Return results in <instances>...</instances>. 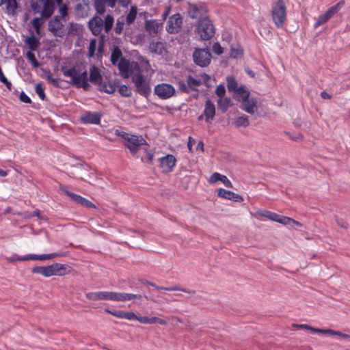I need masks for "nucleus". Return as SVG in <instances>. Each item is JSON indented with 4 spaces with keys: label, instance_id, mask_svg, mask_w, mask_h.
Returning <instances> with one entry per match:
<instances>
[{
    "label": "nucleus",
    "instance_id": "f257e3e1",
    "mask_svg": "<svg viewBox=\"0 0 350 350\" xmlns=\"http://www.w3.org/2000/svg\"><path fill=\"white\" fill-rule=\"evenodd\" d=\"M62 71L65 77L71 79L70 83L72 85L78 88H82L84 90H89L90 85L87 71L79 73L75 66L70 68H62Z\"/></svg>",
    "mask_w": 350,
    "mask_h": 350
},
{
    "label": "nucleus",
    "instance_id": "f03ea898",
    "mask_svg": "<svg viewBox=\"0 0 350 350\" xmlns=\"http://www.w3.org/2000/svg\"><path fill=\"white\" fill-rule=\"evenodd\" d=\"M31 272L49 278L53 275H65L69 273V269L66 265L56 262L48 266L34 267Z\"/></svg>",
    "mask_w": 350,
    "mask_h": 350
},
{
    "label": "nucleus",
    "instance_id": "7ed1b4c3",
    "mask_svg": "<svg viewBox=\"0 0 350 350\" xmlns=\"http://www.w3.org/2000/svg\"><path fill=\"white\" fill-rule=\"evenodd\" d=\"M271 16L278 29L284 27L287 19L286 5L284 0H277L272 4Z\"/></svg>",
    "mask_w": 350,
    "mask_h": 350
},
{
    "label": "nucleus",
    "instance_id": "20e7f679",
    "mask_svg": "<svg viewBox=\"0 0 350 350\" xmlns=\"http://www.w3.org/2000/svg\"><path fill=\"white\" fill-rule=\"evenodd\" d=\"M116 135L122 137L124 140V146L130 150L133 155H135L141 146L146 145V141L142 137L124 131H116Z\"/></svg>",
    "mask_w": 350,
    "mask_h": 350
},
{
    "label": "nucleus",
    "instance_id": "39448f33",
    "mask_svg": "<svg viewBox=\"0 0 350 350\" xmlns=\"http://www.w3.org/2000/svg\"><path fill=\"white\" fill-rule=\"evenodd\" d=\"M136 91L142 96H147L151 91L150 83L142 74L141 68L131 76Z\"/></svg>",
    "mask_w": 350,
    "mask_h": 350
},
{
    "label": "nucleus",
    "instance_id": "423d86ee",
    "mask_svg": "<svg viewBox=\"0 0 350 350\" xmlns=\"http://www.w3.org/2000/svg\"><path fill=\"white\" fill-rule=\"evenodd\" d=\"M42 6L41 16L44 18H49L54 12L55 3L52 0H38L37 2H33L31 8L34 13L40 12V7Z\"/></svg>",
    "mask_w": 350,
    "mask_h": 350
},
{
    "label": "nucleus",
    "instance_id": "0eeeda50",
    "mask_svg": "<svg viewBox=\"0 0 350 350\" xmlns=\"http://www.w3.org/2000/svg\"><path fill=\"white\" fill-rule=\"evenodd\" d=\"M197 32L203 40H208L215 35V27L208 18H204L198 22Z\"/></svg>",
    "mask_w": 350,
    "mask_h": 350
},
{
    "label": "nucleus",
    "instance_id": "6e6552de",
    "mask_svg": "<svg viewBox=\"0 0 350 350\" xmlns=\"http://www.w3.org/2000/svg\"><path fill=\"white\" fill-rule=\"evenodd\" d=\"M118 69L121 76L124 78H129L137 72L140 66L137 62H132L125 58H121L118 64Z\"/></svg>",
    "mask_w": 350,
    "mask_h": 350
},
{
    "label": "nucleus",
    "instance_id": "1a4fd4ad",
    "mask_svg": "<svg viewBox=\"0 0 350 350\" xmlns=\"http://www.w3.org/2000/svg\"><path fill=\"white\" fill-rule=\"evenodd\" d=\"M345 5V1L341 0L336 5L330 7L323 14L320 15L314 25L315 29L321 25L326 23L331 18H332Z\"/></svg>",
    "mask_w": 350,
    "mask_h": 350
},
{
    "label": "nucleus",
    "instance_id": "9d476101",
    "mask_svg": "<svg viewBox=\"0 0 350 350\" xmlns=\"http://www.w3.org/2000/svg\"><path fill=\"white\" fill-rule=\"evenodd\" d=\"M85 297L91 301H117V292L96 291L85 293Z\"/></svg>",
    "mask_w": 350,
    "mask_h": 350
},
{
    "label": "nucleus",
    "instance_id": "9b49d317",
    "mask_svg": "<svg viewBox=\"0 0 350 350\" xmlns=\"http://www.w3.org/2000/svg\"><path fill=\"white\" fill-rule=\"evenodd\" d=\"M211 54L208 49H196L193 53V59L194 62L201 66H208L211 62Z\"/></svg>",
    "mask_w": 350,
    "mask_h": 350
},
{
    "label": "nucleus",
    "instance_id": "f8f14e48",
    "mask_svg": "<svg viewBox=\"0 0 350 350\" xmlns=\"http://www.w3.org/2000/svg\"><path fill=\"white\" fill-rule=\"evenodd\" d=\"M207 8L204 4L189 3L188 14L192 18L198 19L199 21L207 17Z\"/></svg>",
    "mask_w": 350,
    "mask_h": 350
},
{
    "label": "nucleus",
    "instance_id": "ddd939ff",
    "mask_svg": "<svg viewBox=\"0 0 350 350\" xmlns=\"http://www.w3.org/2000/svg\"><path fill=\"white\" fill-rule=\"evenodd\" d=\"M65 256V254L64 252L61 253H51V254H27L25 256L23 257H18L17 258H12L10 260L11 262H14L16 260L18 261H25V260H51L53 258L56 257H63Z\"/></svg>",
    "mask_w": 350,
    "mask_h": 350
},
{
    "label": "nucleus",
    "instance_id": "4468645a",
    "mask_svg": "<svg viewBox=\"0 0 350 350\" xmlns=\"http://www.w3.org/2000/svg\"><path fill=\"white\" fill-rule=\"evenodd\" d=\"M154 93L161 99H167L174 96L175 89L170 84L161 83L155 86Z\"/></svg>",
    "mask_w": 350,
    "mask_h": 350
},
{
    "label": "nucleus",
    "instance_id": "2eb2a0df",
    "mask_svg": "<svg viewBox=\"0 0 350 350\" xmlns=\"http://www.w3.org/2000/svg\"><path fill=\"white\" fill-rule=\"evenodd\" d=\"M183 24V18L179 13L171 16L167 23L166 30L170 33L178 32Z\"/></svg>",
    "mask_w": 350,
    "mask_h": 350
},
{
    "label": "nucleus",
    "instance_id": "dca6fc26",
    "mask_svg": "<svg viewBox=\"0 0 350 350\" xmlns=\"http://www.w3.org/2000/svg\"><path fill=\"white\" fill-rule=\"evenodd\" d=\"M64 25L62 18L59 16H55L49 21V30L55 36L62 37L64 34Z\"/></svg>",
    "mask_w": 350,
    "mask_h": 350
},
{
    "label": "nucleus",
    "instance_id": "f3484780",
    "mask_svg": "<svg viewBox=\"0 0 350 350\" xmlns=\"http://www.w3.org/2000/svg\"><path fill=\"white\" fill-rule=\"evenodd\" d=\"M61 190L76 203L88 208H96V206L94 204H93L89 200L82 197L81 196L70 192L66 189H62Z\"/></svg>",
    "mask_w": 350,
    "mask_h": 350
},
{
    "label": "nucleus",
    "instance_id": "a211bd4d",
    "mask_svg": "<svg viewBox=\"0 0 350 350\" xmlns=\"http://www.w3.org/2000/svg\"><path fill=\"white\" fill-rule=\"evenodd\" d=\"M160 167L163 172L168 173L173 170L176 164V159L172 154H167L159 159Z\"/></svg>",
    "mask_w": 350,
    "mask_h": 350
},
{
    "label": "nucleus",
    "instance_id": "6ab92c4d",
    "mask_svg": "<svg viewBox=\"0 0 350 350\" xmlns=\"http://www.w3.org/2000/svg\"><path fill=\"white\" fill-rule=\"evenodd\" d=\"M217 196L224 199L232 200L237 202H241L243 201V198L239 194L235 193L231 191L219 188L217 189Z\"/></svg>",
    "mask_w": 350,
    "mask_h": 350
},
{
    "label": "nucleus",
    "instance_id": "aec40b11",
    "mask_svg": "<svg viewBox=\"0 0 350 350\" xmlns=\"http://www.w3.org/2000/svg\"><path fill=\"white\" fill-rule=\"evenodd\" d=\"M105 312L110 314L119 319H124L129 321H136L137 315L133 312H125L123 310H111L105 309Z\"/></svg>",
    "mask_w": 350,
    "mask_h": 350
},
{
    "label": "nucleus",
    "instance_id": "412c9836",
    "mask_svg": "<svg viewBox=\"0 0 350 350\" xmlns=\"http://www.w3.org/2000/svg\"><path fill=\"white\" fill-rule=\"evenodd\" d=\"M88 25L92 33L98 36L103 28V20L99 16H94L89 21Z\"/></svg>",
    "mask_w": 350,
    "mask_h": 350
},
{
    "label": "nucleus",
    "instance_id": "4be33fe9",
    "mask_svg": "<svg viewBox=\"0 0 350 350\" xmlns=\"http://www.w3.org/2000/svg\"><path fill=\"white\" fill-rule=\"evenodd\" d=\"M81 120L85 124H98L100 122V115L98 113L85 111L81 116Z\"/></svg>",
    "mask_w": 350,
    "mask_h": 350
},
{
    "label": "nucleus",
    "instance_id": "5701e85b",
    "mask_svg": "<svg viewBox=\"0 0 350 350\" xmlns=\"http://www.w3.org/2000/svg\"><path fill=\"white\" fill-rule=\"evenodd\" d=\"M215 114V105L210 100H207L205 103V107L204 110V116L205 117V121L208 122L212 120Z\"/></svg>",
    "mask_w": 350,
    "mask_h": 350
},
{
    "label": "nucleus",
    "instance_id": "b1692460",
    "mask_svg": "<svg viewBox=\"0 0 350 350\" xmlns=\"http://www.w3.org/2000/svg\"><path fill=\"white\" fill-rule=\"evenodd\" d=\"M3 5H5L7 14L12 15L16 14V10L18 8L16 0H0V6Z\"/></svg>",
    "mask_w": 350,
    "mask_h": 350
},
{
    "label": "nucleus",
    "instance_id": "393cba45",
    "mask_svg": "<svg viewBox=\"0 0 350 350\" xmlns=\"http://www.w3.org/2000/svg\"><path fill=\"white\" fill-rule=\"evenodd\" d=\"M243 105V109L247 113L254 114L256 109V101L254 98L250 99L249 98L243 100L241 103Z\"/></svg>",
    "mask_w": 350,
    "mask_h": 350
},
{
    "label": "nucleus",
    "instance_id": "a878e982",
    "mask_svg": "<svg viewBox=\"0 0 350 350\" xmlns=\"http://www.w3.org/2000/svg\"><path fill=\"white\" fill-rule=\"evenodd\" d=\"M137 8L136 5H132L130 10L126 13V16H124V20L127 25L129 27L133 25L137 18Z\"/></svg>",
    "mask_w": 350,
    "mask_h": 350
},
{
    "label": "nucleus",
    "instance_id": "bb28decb",
    "mask_svg": "<svg viewBox=\"0 0 350 350\" xmlns=\"http://www.w3.org/2000/svg\"><path fill=\"white\" fill-rule=\"evenodd\" d=\"M102 76L100 75L99 69L95 66H92L90 68V79L89 80L95 84L100 83L102 81Z\"/></svg>",
    "mask_w": 350,
    "mask_h": 350
},
{
    "label": "nucleus",
    "instance_id": "cd10ccee",
    "mask_svg": "<svg viewBox=\"0 0 350 350\" xmlns=\"http://www.w3.org/2000/svg\"><path fill=\"white\" fill-rule=\"evenodd\" d=\"M142 296L140 294H133L117 292V301H126L134 299H141Z\"/></svg>",
    "mask_w": 350,
    "mask_h": 350
},
{
    "label": "nucleus",
    "instance_id": "c85d7f7f",
    "mask_svg": "<svg viewBox=\"0 0 350 350\" xmlns=\"http://www.w3.org/2000/svg\"><path fill=\"white\" fill-rule=\"evenodd\" d=\"M25 44L28 46L29 51L33 52L37 50L40 41L33 33L25 40Z\"/></svg>",
    "mask_w": 350,
    "mask_h": 350
},
{
    "label": "nucleus",
    "instance_id": "c756f323",
    "mask_svg": "<svg viewBox=\"0 0 350 350\" xmlns=\"http://www.w3.org/2000/svg\"><path fill=\"white\" fill-rule=\"evenodd\" d=\"M232 123L236 128H246L250 125L248 118L245 115L234 118Z\"/></svg>",
    "mask_w": 350,
    "mask_h": 350
},
{
    "label": "nucleus",
    "instance_id": "7c9ffc66",
    "mask_svg": "<svg viewBox=\"0 0 350 350\" xmlns=\"http://www.w3.org/2000/svg\"><path fill=\"white\" fill-rule=\"evenodd\" d=\"M129 28H130V27L126 24V22L124 20V16H121L117 19L114 28L116 34L120 35L124 29H127Z\"/></svg>",
    "mask_w": 350,
    "mask_h": 350
},
{
    "label": "nucleus",
    "instance_id": "2f4dec72",
    "mask_svg": "<svg viewBox=\"0 0 350 350\" xmlns=\"http://www.w3.org/2000/svg\"><path fill=\"white\" fill-rule=\"evenodd\" d=\"M161 27V25L156 21L150 20L146 22V28L150 33H157Z\"/></svg>",
    "mask_w": 350,
    "mask_h": 350
},
{
    "label": "nucleus",
    "instance_id": "473e14b6",
    "mask_svg": "<svg viewBox=\"0 0 350 350\" xmlns=\"http://www.w3.org/2000/svg\"><path fill=\"white\" fill-rule=\"evenodd\" d=\"M234 94L235 98L241 103L250 97V92L243 86L239 87Z\"/></svg>",
    "mask_w": 350,
    "mask_h": 350
},
{
    "label": "nucleus",
    "instance_id": "72a5a7b5",
    "mask_svg": "<svg viewBox=\"0 0 350 350\" xmlns=\"http://www.w3.org/2000/svg\"><path fill=\"white\" fill-rule=\"evenodd\" d=\"M156 289L159 290V291L165 290V291H179L185 292V293H189V294L195 293V291H192V290L184 288H180V286H176V285L170 286V287H163V286H156Z\"/></svg>",
    "mask_w": 350,
    "mask_h": 350
},
{
    "label": "nucleus",
    "instance_id": "f704fd0d",
    "mask_svg": "<svg viewBox=\"0 0 350 350\" xmlns=\"http://www.w3.org/2000/svg\"><path fill=\"white\" fill-rule=\"evenodd\" d=\"M217 105L224 112L231 105V100L230 98H224V96L219 98L217 101Z\"/></svg>",
    "mask_w": 350,
    "mask_h": 350
},
{
    "label": "nucleus",
    "instance_id": "c9c22d12",
    "mask_svg": "<svg viewBox=\"0 0 350 350\" xmlns=\"http://www.w3.org/2000/svg\"><path fill=\"white\" fill-rule=\"evenodd\" d=\"M122 53L121 50L118 46H116L111 53V63L113 65H116L118 64V62H120V59L122 58Z\"/></svg>",
    "mask_w": 350,
    "mask_h": 350
},
{
    "label": "nucleus",
    "instance_id": "e433bc0d",
    "mask_svg": "<svg viewBox=\"0 0 350 350\" xmlns=\"http://www.w3.org/2000/svg\"><path fill=\"white\" fill-rule=\"evenodd\" d=\"M278 223L282 224L285 226H287V225H290V226L296 225L297 226H302L300 222L295 221L293 219H291L288 217L283 216V215L280 216Z\"/></svg>",
    "mask_w": 350,
    "mask_h": 350
},
{
    "label": "nucleus",
    "instance_id": "4c0bfd02",
    "mask_svg": "<svg viewBox=\"0 0 350 350\" xmlns=\"http://www.w3.org/2000/svg\"><path fill=\"white\" fill-rule=\"evenodd\" d=\"M43 18H42V16L36 17V18H33L31 22L33 27L35 29V31H36V33L37 35L40 34L41 27L42 26V25L44 23Z\"/></svg>",
    "mask_w": 350,
    "mask_h": 350
},
{
    "label": "nucleus",
    "instance_id": "58836bf2",
    "mask_svg": "<svg viewBox=\"0 0 350 350\" xmlns=\"http://www.w3.org/2000/svg\"><path fill=\"white\" fill-rule=\"evenodd\" d=\"M113 23V17L111 14H107L105 18V21H103V28L106 33H108L112 29Z\"/></svg>",
    "mask_w": 350,
    "mask_h": 350
},
{
    "label": "nucleus",
    "instance_id": "ea45409f",
    "mask_svg": "<svg viewBox=\"0 0 350 350\" xmlns=\"http://www.w3.org/2000/svg\"><path fill=\"white\" fill-rule=\"evenodd\" d=\"M75 11L76 15L80 18H84L88 16V10H86V5L81 3H77L75 6Z\"/></svg>",
    "mask_w": 350,
    "mask_h": 350
},
{
    "label": "nucleus",
    "instance_id": "a19ab883",
    "mask_svg": "<svg viewBox=\"0 0 350 350\" xmlns=\"http://www.w3.org/2000/svg\"><path fill=\"white\" fill-rule=\"evenodd\" d=\"M150 49L152 53L161 55L164 50L163 44L161 42H152L150 45Z\"/></svg>",
    "mask_w": 350,
    "mask_h": 350
},
{
    "label": "nucleus",
    "instance_id": "79ce46f5",
    "mask_svg": "<svg viewBox=\"0 0 350 350\" xmlns=\"http://www.w3.org/2000/svg\"><path fill=\"white\" fill-rule=\"evenodd\" d=\"M227 88L228 91L235 93L239 87H238V83L234 77H228L227 78Z\"/></svg>",
    "mask_w": 350,
    "mask_h": 350
},
{
    "label": "nucleus",
    "instance_id": "37998d69",
    "mask_svg": "<svg viewBox=\"0 0 350 350\" xmlns=\"http://www.w3.org/2000/svg\"><path fill=\"white\" fill-rule=\"evenodd\" d=\"M94 7L96 12L103 14L105 12V2L104 0H96L94 1Z\"/></svg>",
    "mask_w": 350,
    "mask_h": 350
},
{
    "label": "nucleus",
    "instance_id": "c03bdc74",
    "mask_svg": "<svg viewBox=\"0 0 350 350\" xmlns=\"http://www.w3.org/2000/svg\"><path fill=\"white\" fill-rule=\"evenodd\" d=\"M201 84V81L199 79H195L191 76H189L187 79V85L191 90H196V88L200 86Z\"/></svg>",
    "mask_w": 350,
    "mask_h": 350
},
{
    "label": "nucleus",
    "instance_id": "a18cd8bd",
    "mask_svg": "<svg viewBox=\"0 0 350 350\" xmlns=\"http://www.w3.org/2000/svg\"><path fill=\"white\" fill-rule=\"evenodd\" d=\"M118 92L122 96L124 97H129L132 94L131 88L126 85H120L119 87Z\"/></svg>",
    "mask_w": 350,
    "mask_h": 350
},
{
    "label": "nucleus",
    "instance_id": "49530a36",
    "mask_svg": "<svg viewBox=\"0 0 350 350\" xmlns=\"http://www.w3.org/2000/svg\"><path fill=\"white\" fill-rule=\"evenodd\" d=\"M0 81L2 83H3L9 90H12V85L11 82L9 81L8 80V79L5 77V76L4 75L1 66H0Z\"/></svg>",
    "mask_w": 350,
    "mask_h": 350
},
{
    "label": "nucleus",
    "instance_id": "de8ad7c7",
    "mask_svg": "<svg viewBox=\"0 0 350 350\" xmlns=\"http://www.w3.org/2000/svg\"><path fill=\"white\" fill-rule=\"evenodd\" d=\"M35 90H36V94L39 96V98L41 100H44L45 99L46 96H45V93H44V89L42 87V85L41 83L36 84Z\"/></svg>",
    "mask_w": 350,
    "mask_h": 350
},
{
    "label": "nucleus",
    "instance_id": "09e8293b",
    "mask_svg": "<svg viewBox=\"0 0 350 350\" xmlns=\"http://www.w3.org/2000/svg\"><path fill=\"white\" fill-rule=\"evenodd\" d=\"M27 57L28 60L31 63V64L33 65V66L34 68L39 67L40 64L38 62V60L36 59L35 55L33 53V52L28 51L27 53Z\"/></svg>",
    "mask_w": 350,
    "mask_h": 350
},
{
    "label": "nucleus",
    "instance_id": "8fccbe9b",
    "mask_svg": "<svg viewBox=\"0 0 350 350\" xmlns=\"http://www.w3.org/2000/svg\"><path fill=\"white\" fill-rule=\"evenodd\" d=\"M96 49V40L92 39L90 42L88 48V55L90 57H94Z\"/></svg>",
    "mask_w": 350,
    "mask_h": 350
},
{
    "label": "nucleus",
    "instance_id": "3c124183",
    "mask_svg": "<svg viewBox=\"0 0 350 350\" xmlns=\"http://www.w3.org/2000/svg\"><path fill=\"white\" fill-rule=\"evenodd\" d=\"M103 90L108 94H113L116 90V88L112 83H104L103 85Z\"/></svg>",
    "mask_w": 350,
    "mask_h": 350
},
{
    "label": "nucleus",
    "instance_id": "603ef678",
    "mask_svg": "<svg viewBox=\"0 0 350 350\" xmlns=\"http://www.w3.org/2000/svg\"><path fill=\"white\" fill-rule=\"evenodd\" d=\"M215 94L219 98L224 97L226 94V88L223 84H220L217 86L215 90Z\"/></svg>",
    "mask_w": 350,
    "mask_h": 350
},
{
    "label": "nucleus",
    "instance_id": "864d4df0",
    "mask_svg": "<svg viewBox=\"0 0 350 350\" xmlns=\"http://www.w3.org/2000/svg\"><path fill=\"white\" fill-rule=\"evenodd\" d=\"M221 174H220L219 173H217V172H215L213 173L209 178L208 179V182L211 183V184H213V183H215L217 181H220L221 180Z\"/></svg>",
    "mask_w": 350,
    "mask_h": 350
},
{
    "label": "nucleus",
    "instance_id": "5fc2aeb1",
    "mask_svg": "<svg viewBox=\"0 0 350 350\" xmlns=\"http://www.w3.org/2000/svg\"><path fill=\"white\" fill-rule=\"evenodd\" d=\"M213 51L217 55H221L223 53V48L221 46L219 42H215L213 45Z\"/></svg>",
    "mask_w": 350,
    "mask_h": 350
},
{
    "label": "nucleus",
    "instance_id": "6e6d98bb",
    "mask_svg": "<svg viewBox=\"0 0 350 350\" xmlns=\"http://www.w3.org/2000/svg\"><path fill=\"white\" fill-rule=\"evenodd\" d=\"M59 8V12L61 14V18H64L68 14V6L66 4H62Z\"/></svg>",
    "mask_w": 350,
    "mask_h": 350
},
{
    "label": "nucleus",
    "instance_id": "4d7b16f0",
    "mask_svg": "<svg viewBox=\"0 0 350 350\" xmlns=\"http://www.w3.org/2000/svg\"><path fill=\"white\" fill-rule=\"evenodd\" d=\"M243 55V51L241 49H232L230 55L234 58L241 57Z\"/></svg>",
    "mask_w": 350,
    "mask_h": 350
},
{
    "label": "nucleus",
    "instance_id": "13d9d810",
    "mask_svg": "<svg viewBox=\"0 0 350 350\" xmlns=\"http://www.w3.org/2000/svg\"><path fill=\"white\" fill-rule=\"evenodd\" d=\"M220 181L226 187L228 188H232V184L231 181L224 175L221 176Z\"/></svg>",
    "mask_w": 350,
    "mask_h": 350
},
{
    "label": "nucleus",
    "instance_id": "bf43d9fd",
    "mask_svg": "<svg viewBox=\"0 0 350 350\" xmlns=\"http://www.w3.org/2000/svg\"><path fill=\"white\" fill-rule=\"evenodd\" d=\"M310 331L314 332V333H321V334H330V332H333L332 329H319V328H314L311 327Z\"/></svg>",
    "mask_w": 350,
    "mask_h": 350
},
{
    "label": "nucleus",
    "instance_id": "052dcab7",
    "mask_svg": "<svg viewBox=\"0 0 350 350\" xmlns=\"http://www.w3.org/2000/svg\"><path fill=\"white\" fill-rule=\"evenodd\" d=\"M20 100L21 102L25 103H31V100L30 98L23 92H22L20 94Z\"/></svg>",
    "mask_w": 350,
    "mask_h": 350
},
{
    "label": "nucleus",
    "instance_id": "680f3d73",
    "mask_svg": "<svg viewBox=\"0 0 350 350\" xmlns=\"http://www.w3.org/2000/svg\"><path fill=\"white\" fill-rule=\"evenodd\" d=\"M136 321H138L139 323L143 324H149L150 317L146 316H137Z\"/></svg>",
    "mask_w": 350,
    "mask_h": 350
},
{
    "label": "nucleus",
    "instance_id": "e2e57ef3",
    "mask_svg": "<svg viewBox=\"0 0 350 350\" xmlns=\"http://www.w3.org/2000/svg\"><path fill=\"white\" fill-rule=\"evenodd\" d=\"M330 334H332V335H337V336H339L342 338H350V336L347 334H343L340 332H338V331H334L333 330V332H330Z\"/></svg>",
    "mask_w": 350,
    "mask_h": 350
},
{
    "label": "nucleus",
    "instance_id": "0e129e2a",
    "mask_svg": "<svg viewBox=\"0 0 350 350\" xmlns=\"http://www.w3.org/2000/svg\"><path fill=\"white\" fill-rule=\"evenodd\" d=\"M170 10H171V7L170 6H167V7L165 8V10L164 11V12L162 14V16H161L162 19L163 21L166 20L167 17L170 14Z\"/></svg>",
    "mask_w": 350,
    "mask_h": 350
},
{
    "label": "nucleus",
    "instance_id": "69168bd1",
    "mask_svg": "<svg viewBox=\"0 0 350 350\" xmlns=\"http://www.w3.org/2000/svg\"><path fill=\"white\" fill-rule=\"evenodd\" d=\"M179 88L180 90H182L184 92H187V93L189 92L187 85L185 83H184L183 82L179 83Z\"/></svg>",
    "mask_w": 350,
    "mask_h": 350
},
{
    "label": "nucleus",
    "instance_id": "338daca9",
    "mask_svg": "<svg viewBox=\"0 0 350 350\" xmlns=\"http://www.w3.org/2000/svg\"><path fill=\"white\" fill-rule=\"evenodd\" d=\"M280 215H278L275 213H273L271 217H270V220H272V221H276V222H279V220H280Z\"/></svg>",
    "mask_w": 350,
    "mask_h": 350
},
{
    "label": "nucleus",
    "instance_id": "774afa93",
    "mask_svg": "<svg viewBox=\"0 0 350 350\" xmlns=\"http://www.w3.org/2000/svg\"><path fill=\"white\" fill-rule=\"evenodd\" d=\"M321 96L323 99H330L332 98V96L325 91L321 92Z\"/></svg>",
    "mask_w": 350,
    "mask_h": 350
}]
</instances>
